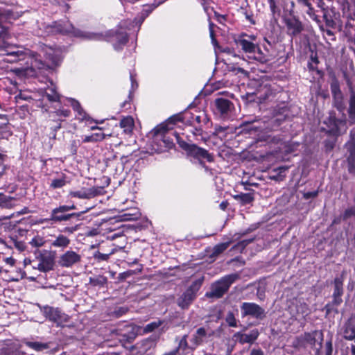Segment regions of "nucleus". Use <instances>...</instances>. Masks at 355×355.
<instances>
[{
	"label": "nucleus",
	"mask_w": 355,
	"mask_h": 355,
	"mask_svg": "<svg viewBox=\"0 0 355 355\" xmlns=\"http://www.w3.org/2000/svg\"><path fill=\"white\" fill-rule=\"evenodd\" d=\"M329 85L332 96V106L342 114V117L339 119L334 111L330 112L329 116L324 121L328 128L325 133L328 136L338 137L342 135L340 127H345V132L347 128V124L349 123L348 118H346L345 114L346 110L345 96L341 90L340 81L334 73L331 76Z\"/></svg>",
	"instance_id": "f257e3e1"
},
{
	"label": "nucleus",
	"mask_w": 355,
	"mask_h": 355,
	"mask_svg": "<svg viewBox=\"0 0 355 355\" xmlns=\"http://www.w3.org/2000/svg\"><path fill=\"white\" fill-rule=\"evenodd\" d=\"M152 137V146L157 153H162L173 148L175 146L173 136L177 139L180 136L175 130L169 129L166 123H160L155 126L150 132Z\"/></svg>",
	"instance_id": "f03ea898"
},
{
	"label": "nucleus",
	"mask_w": 355,
	"mask_h": 355,
	"mask_svg": "<svg viewBox=\"0 0 355 355\" xmlns=\"http://www.w3.org/2000/svg\"><path fill=\"white\" fill-rule=\"evenodd\" d=\"M187 141H184L180 136H177V143L179 146L185 151L188 157H193L198 161L200 165L205 164V161L211 163L214 161L213 154L209 153L207 150L193 144V139L191 138L190 135H186Z\"/></svg>",
	"instance_id": "7ed1b4c3"
},
{
	"label": "nucleus",
	"mask_w": 355,
	"mask_h": 355,
	"mask_svg": "<svg viewBox=\"0 0 355 355\" xmlns=\"http://www.w3.org/2000/svg\"><path fill=\"white\" fill-rule=\"evenodd\" d=\"M76 209V207L74 204H72L71 205H60L51 210L49 218H42L39 223L42 224L49 223L50 222L61 223L63 221H68L73 218H78L83 213L88 211V209H87L79 213H68V211Z\"/></svg>",
	"instance_id": "20e7f679"
},
{
	"label": "nucleus",
	"mask_w": 355,
	"mask_h": 355,
	"mask_svg": "<svg viewBox=\"0 0 355 355\" xmlns=\"http://www.w3.org/2000/svg\"><path fill=\"white\" fill-rule=\"evenodd\" d=\"M334 291L332 293V300L328 302L324 306L326 316L330 315L332 312L338 313L337 307L343 303L342 296L344 293V272L339 276H336L332 282Z\"/></svg>",
	"instance_id": "39448f33"
},
{
	"label": "nucleus",
	"mask_w": 355,
	"mask_h": 355,
	"mask_svg": "<svg viewBox=\"0 0 355 355\" xmlns=\"http://www.w3.org/2000/svg\"><path fill=\"white\" fill-rule=\"evenodd\" d=\"M239 279L240 275L237 272L226 275L211 284V291L207 293L206 295L209 297L220 298L228 291L232 284Z\"/></svg>",
	"instance_id": "423d86ee"
},
{
	"label": "nucleus",
	"mask_w": 355,
	"mask_h": 355,
	"mask_svg": "<svg viewBox=\"0 0 355 355\" xmlns=\"http://www.w3.org/2000/svg\"><path fill=\"white\" fill-rule=\"evenodd\" d=\"M125 25L126 21H121L116 28L110 30L106 33V40L112 43L116 51L122 49L129 41V35Z\"/></svg>",
	"instance_id": "0eeeda50"
},
{
	"label": "nucleus",
	"mask_w": 355,
	"mask_h": 355,
	"mask_svg": "<svg viewBox=\"0 0 355 355\" xmlns=\"http://www.w3.org/2000/svg\"><path fill=\"white\" fill-rule=\"evenodd\" d=\"M3 61L8 63H19L20 67H14L11 71L17 76H24L27 74L28 65L27 60L28 59V53L25 51H20L11 55H3Z\"/></svg>",
	"instance_id": "6e6552de"
},
{
	"label": "nucleus",
	"mask_w": 355,
	"mask_h": 355,
	"mask_svg": "<svg viewBox=\"0 0 355 355\" xmlns=\"http://www.w3.org/2000/svg\"><path fill=\"white\" fill-rule=\"evenodd\" d=\"M241 316L243 319L251 318L261 321L266 317L264 308L255 302H244L240 304Z\"/></svg>",
	"instance_id": "1a4fd4ad"
},
{
	"label": "nucleus",
	"mask_w": 355,
	"mask_h": 355,
	"mask_svg": "<svg viewBox=\"0 0 355 355\" xmlns=\"http://www.w3.org/2000/svg\"><path fill=\"white\" fill-rule=\"evenodd\" d=\"M74 28L71 24L62 21H54L50 24L44 26V31L48 35H68L69 33H73L76 35L83 36L80 31L76 32L73 31Z\"/></svg>",
	"instance_id": "9d476101"
},
{
	"label": "nucleus",
	"mask_w": 355,
	"mask_h": 355,
	"mask_svg": "<svg viewBox=\"0 0 355 355\" xmlns=\"http://www.w3.org/2000/svg\"><path fill=\"white\" fill-rule=\"evenodd\" d=\"M36 258L39 263L37 269L42 272H49L54 268L55 252L46 250H38Z\"/></svg>",
	"instance_id": "9b49d317"
},
{
	"label": "nucleus",
	"mask_w": 355,
	"mask_h": 355,
	"mask_svg": "<svg viewBox=\"0 0 355 355\" xmlns=\"http://www.w3.org/2000/svg\"><path fill=\"white\" fill-rule=\"evenodd\" d=\"M42 313L47 320L56 323L57 326H63V324L68 322L70 320V317L59 308L46 305L43 307Z\"/></svg>",
	"instance_id": "f8f14e48"
},
{
	"label": "nucleus",
	"mask_w": 355,
	"mask_h": 355,
	"mask_svg": "<svg viewBox=\"0 0 355 355\" xmlns=\"http://www.w3.org/2000/svg\"><path fill=\"white\" fill-rule=\"evenodd\" d=\"M256 40L254 35L241 34L234 38V42L238 48H240L246 54H252L257 49V44L253 42Z\"/></svg>",
	"instance_id": "ddd939ff"
},
{
	"label": "nucleus",
	"mask_w": 355,
	"mask_h": 355,
	"mask_svg": "<svg viewBox=\"0 0 355 355\" xmlns=\"http://www.w3.org/2000/svg\"><path fill=\"white\" fill-rule=\"evenodd\" d=\"M286 31L291 37L299 36L304 31V24L296 15H291L284 19Z\"/></svg>",
	"instance_id": "4468645a"
},
{
	"label": "nucleus",
	"mask_w": 355,
	"mask_h": 355,
	"mask_svg": "<svg viewBox=\"0 0 355 355\" xmlns=\"http://www.w3.org/2000/svg\"><path fill=\"white\" fill-rule=\"evenodd\" d=\"M257 91L260 101H272L281 92V88L276 84L266 83L260 85Z\"/></svg>",
	"instance_id": "2eb2a0df"
},
{
	"label": "nucleus",
	"mask_w": 355,
	"mask_h": 355,
	"mask_svg": "<svg viewBox=\"0 0 355 355\" xmlns=\"http://www.w3.org/2000/svg\"><path fill=\"white\" fill-rule=\"evenodd\" d=\"M68 101L73 108V111L76 112V119L80 121H85L87 124L89 125L92 123H95L96 124H101L103 123V120L98 121L92 119L82 107L80 102L74 98H68Z\"/></svg>",
	"instance_id": "dca6fc26"
},
{
	"label": "nucleus",
	"mask_w": 355,
	"mask_h": 355,
	"mask_svg": "<svg viewBox=\"0 0 355 355\" xmlns=\"http://www.w3.org/2000/svg\"><path fill=\"white\" fill-rule=\"evenodd\" d=\"M157 339L150 336L141 340L135 345V355H150L153 353L156 347Z\"/></svg>",
	"instance_id": "f3484780"
},
{
	"label": "nucleus",
	"mask_w": 355,
	"mask_h": 355,
	"mask_svg": "<svg viewBox=\"0 0 355 355\" xmlns=\"http://www.w3.org/2000/svg\"><path fill=\"white\" fill-rule=\"evenodd\" d=\"M44 57V60L37 67L40 69H55L62 62L60 56L52 49L46 51Z\"/></svg>",
	"instance_id": "a211bd4d"
},
{
	"label": "nucleus",
	"mask_w": 355,
	"mask_h": 355,
	"mask_svg": "<svg viewBox=\"0 0 355 355\" xmlns=\"http://www.w3.org/2000/svg\"><path fill=\"white\" fill-rule=\"evenodd\" d=\"M347 85L349 89L348 108L347 112L348 115L349 125L355 124V90L352 82L349 78L347 79Z\"/></svg>",
	"instance_id": "6ab92c4d"
},
{
	"label": "nucleus",
	"mask_w": 355,
	"mask_h": 355,
	"mask_svg": "<svg viewBox=\"0 0 355 355\" xmlns=\"http://www.w3.org/2000/svg\"><path fill=\"white\" fill-rule=\"evenodd\" d=\"M80 260L81 257L79 254L73 250H67L60 257L58 264L61 267L69 268L80 262Z\"/></svg>",
	"instance_id": "aec40b11"
},
{
	"label": "nucleus",
	"mask_w": 355,
	"mask_h": 355,
	"mask_svg": "<svg viewBox=\"0 0 355 355\" xmlns=\"http://www.w3.org/2000/svg\"><path fill=\"white\" fill-rule=\"evenodd\" d=\"M189 116H191L190 111L185 110L183 112L173 114V116H170L166 121L162 122V123L167 124L168 128L173 130V126L178 122H182L184 123V121H189Z\"/></svg>",
	"instance_id": "412c9836"
},
{
	"label": "nucleus",
	"mask_w": 355,
	"mask_h": 355,
	"mask_svg": "<svg viewBox=\"0 0 355 355\" xmlns=\"http://www.w3.org/2000/svg\"><path fill=\"white\" fill-rule=\"evenodd\" d=\"M259 332L258 329H252L248 334H243L241 332H236L233 335V338L238 340L239 343L241 345L245 343H253L259 337Z\"/></svg>",
	"instance_id": "4be33fe9"
},
{
	"label": "nucleus",
	"mask_w": 355,
	"mask_h": 355,
	"mask_svg": "<svg viewBox=\"0 0 355 355\" xmlns=\"http://www.w3.org/2000/svg\"><path fill=\"white\" fill-rule=\"evenodd\" d=\"M8 35L9 33H8V35H3L1 37V40L3 43L1 45H0V55L1 56L14 54L15 53L24 50L19 46L9 44L6 41V40L8 38Z\"/></svg>",
	"instance_id": "5701e85b"
},
{
	"label": "nucleus",
	"mask_w": 355,
	"mask_h": 355,
	"mask_svg": "<svg viewBox=\"0 0 355 355\" xmlns=\"http://www.w3.org/2000/svg\"><path fill=\"white\" fill-rule=\"evenodd\" d=\"M207 338V331L205 327L198 328L193 335L191 342V349H195L202 345Z\"/></svg>",
	"instance_id": "b1692460"
},
{
	"label": "nucleus",
	"mask_w": 355,
	"mask_h": 355,
	"mask_svg": "<svg viewBox=\"0 0 355 355\" xmlns=\"http://www.w3.org/2000/svg\"><path fill=\"white\" fill-rule=\"evenodd\" d=\"M320 64L319 58L318 55V52L316 51H313L311 49V54L309 57V60L307 63V68L311 72H316V73L320 76L322 77L324 75V72L319 69L318 64Z\"/></svg>",
	"instance_id": "393cba45"
},
{
	"label": "nucleus",
	"mask_w": 355,
	"mask_h": 355,
	"mask_svg": "<svg viewBox=\"0 0 355 355\" xmlns=\"http://www.w3.org/2000/svg\"><path fill=\"white\" fill-rule=\"evenodd\" d=\"M50 248H58L60 251H64L71 243V240L65 235L59 234L55 236L53 240H49Z\"/></svg>",
	"instance_id": "a878e982"
},
{
	"label": "nucleus",
	"mask_w": 355,
	"mask_h": 355,
	"mask_svg": "<svg viewBox=\"0 0 355 355\" xmlns=\"http://www.w3.org/2000/svg\"><path fill=\"white\" fill-rule=\"evenodd\" d=\"M346 150V159H355V132L352 130L349 132V139L344 145Z\"/></svg>",
	"instance_id": "bb28decb"
},
{
	"label": "nucleus",
	"mask_w": 355,
	"mask_h": 355,
	"mask_svg": "<svg viewBox=\"0 0 355 355\" xmlns=\"http://www.w3.org/2000/svg\"><path fill=\"white\" fill-rule=\"evenodd\" d=\"M216 110L221 115L227 114L233 106V103L228 99L218 98L214 102Z\"/></svg>",
	"instance_id": "cd10ccee"
},
{
	"label": "nucleus",
	"mask_w": 355,
	"mask_h": 355,
	"mask_svg": "<svg viewBox=\"0 0 355 355\" xmlns=\"http://www.w3.org/2000/svg\"><path fill=\"white\" fill-rule=\"evenodd\" d=\"M155 4H146L144 5L142 11L135 18V25L138 26L139 28L144 21L146 17L156 8Z\"/></svg>",
	"instance_id": "c85d7f7f"
},
{
	"label": "nucleus",
	"mask_w": 355,
	"mask_h": 355,
	"mask_svg": "<svg viewBox=\"0 0 355 355\" xmlns=\"http://www.w3.org/2000/svg\"><path fill=\"white\" fill-rule=\"evenodd\" d=\"M155 4H146L144 5L142 11L135 18V25L138 26L139 28L144 21L146 17L156 8Z\"/></svg>",
	"instance_id": "c756f323"
},
{
	"label": "nucleus",
	"mask_w": 355,
	"mask_h": 355,
	"mask_svg": "<svg viewBox=\"0 0 355 355\" xmlns=\"http://www.w3.org/2000/svg\"><path fill=\"white\" fill-rule=\"evenodd\" d=\"M266 53L263 52L261 49L259 44H257V49L254 51V53H252V56H249L250 58H253L261 64H266L270 62L272 58L271 55L269 54V50L265 49Z\"/></svg>",
	"instance_id": "7c9ffc66"
},
{
	"label": "nucleus",
	"mask_w": 355,
	"mask_h": 355,
	"mask_svg": "<svg viewBox=\"0 0 355 355\" xmlns=\"http://www.w3.org/2000/svg\"><path fill=\"white\" fill-rule=\"evenodd\" d=\"M320 11L319 10H315L313 6V4L310 5V6L306 7V13L310 17V19L316 23V24L319 26L320 31H323V24L322 19H321V17L319 15Z\"/></svg>",
	"instance_id": "2f4dec72"
},
{
	"label": "nucleus",
	"mask_w": 355,
	"mask_h": 355,
	"mask_svg": "<svg viewBox=\"0 0 355 355\" xmlns=\"http://www.w3.org/2000/svg\"><path fill=\"white\" fill-rule=\"evenodd\" d=\"M50 86H48L45 89L44 96L49 102H59L60 100V95L57 92L56 86L53 84V81H50Z\"/></svg>",
	"instance_id": "473e14b6"
},
{
	"label": "nucleus",
	"mask_w": 355,
	"mask_h": 355,
	"mask_svg": "<svg viewBox=\"0 0 355 355\" xmlns=\"http://www.w3.org/2000/svg\"><path fill=\"white\" fill-rule=\"evenodd\" d=\"M196 296V295H195L194 294L186 290L178 299V306L183 309H187L189 306V305L192 303V302L195 300Z\"/></svg>",
	"instance_id": "72a5a7b5"
},
{
	"label": "nucleus",
	"mask_w": 355,
	"mask_h": 355,
	"mask_svg": "<svg viewBox=\"0 0 355 355\" xmlns=\"http://www.w3.org/2000/svg\"><path fill=\"white\" fill-rule=\"evenodd\" d=\"M233 198L238 201L242 206L251 204L254 200V194L252 193H241L236 194L233 196Z\"/></svg>",
	"instance_id": "f704fd0d"
},
{
	"label": "nucleus",
	"mask_w": 355,
	"mask_h": 355,
	"mask_svg": "<svg viewBox=\"0 0 355 355\" xmlns=\"http://www.w3.org/2000/svg\"><path fill=\"white\" fill-rule=\"evenodd\" d=\"M105 134L103 132L92 133L90 135L82 137V142L83 143H96L105 139Z\"/></svg>",
	"instance_id": "c9c22d12"
},
{
	"label": "nucleus",
	"mask_w": 355,
	"mask_h": 355,
	"mask_svg": "<svg viewBox=\"0 0 355 355\" xmlns=\"http://www.w3.org/2000/svg\"><path fill=\"white\" fill-rule=\"evenodd\" d=\"M344 33L347 41L355 45V26L351 21H346L345 24Z\"/></svg>",
	"instance_id": "e433bc0d"
},
{
	"label": "nucleus",
	"mask_w": 355,
	"mask_h": 355,
	"mask_svg": "<svg viewBox=\"0 0 355 355\" xmlns=\"http://www.w3.org/2000/svg\"><path fill=\"white\" fill-rule=\"evenodd\" d=\"M239 12L245 17V20L248 21L250 24H256L254 13L248 5L245 7L241 6L239 10Z\"/></svg>",
	"instance_id": "4c0bfd02"
},
{
	"label": "nucleus",
	"mask_w": 355,
	"mask_h": 355,
	"mask_svg": "<svg viewBox=\"0 0 355 355\" xmlns=\"http://www.w3.org/2000/svg\"><path fill=\"white\" fill-rule=\"evenodd\" d=\"M120 126L125 133L131 135L133 131V117L132 116L123 117L120 121Z\"/></svg>",
	"instance_id": "58836bf2"
},
{
	"label": "nucleus",
	"mask_w": 355,
	"mask_h": 355,
	"mask_svg": "<svg viewBox=\"0 0 355 355\" xmlns=\"http://www.w3.org/2000/svg\"><path fill=\"white\" fill-rule=\"evenodd\" d=\"M113 245L111 244L109 247H111V249L109 250L107 252H103L101 250H98L94 253V257L98 262L107 261L110 258V256L116 252V249L112 248Z\"/></svg>",
	"instance_id": "ea45409f"
},
{
	"label": "nucleus",
	"mask_w": 355,
	"mask_h": 355,
	"mask_svg": "<svg viewBox=\"0 0 355 355\" xmlns=\"http://www.w3.org/2000/svg\"><path fill=\"white\" fill-rule=\"evenodd\" d=\"M230 241L220 243L216 245L212 250V252L210 254V258H215L219 254H222L225 250L230 246Z\"/></svg>",
	"instance_id": "a19ab883"
},
{
	"label": "nucleus",
	"mask_w": 355,
	"mask_h": 355,
	"mask_svg": "<svg viewBox=\"0 0 355 355\" xmlns=\"http://www.w3.org/2000/svg\"><path fill=\"white\" fill-rule=\"evenodd\" d=\"M322 21L325 22V25L328 28H336V23L330 15L328 8H322Z\"/></svg>",
	"instance_id": "79ce46f5"
},
{
	"label": "nucleus",
	"mask_w": 355,
	"mask_h": 355,
	"mask_svg": "<svg viewBox=\"0 0 355 355\" xmlns=\"http://www.w3.org/2000/svg\"><path fill=\"white\" fill-rule=\"evenodd\" d=\"M288 108L284 104L282 106L277 105L275 109V112L277 115H280L282 116V118L276 119V121L279 122V124L281 123L282 121H284L286 117L288 116Z\"/></svg>",
	"instance_id": "37998d69"
},
{
	"label": "nucleus",
	"mask_w": 355,
	"mask_h": 355,
	"mask_svg": "<svg viewBox=\"0 0 355 355\" xmlns=\"http://www.w3.org/2000/svg\"><path fill=\"white\" fill-rule=\"evenodd\" d=\"M1 355H22L20 350L11 344L8 345L1 349Z\"/></svg>",
	"instance_id": "c03bdc74"
},
{
	"label": "nucleus",
	"mask_w": 355,
	"mask_h": 355,
	"mask_svg": "<svg viewBox=\"0 0 355 355\" xmlns=\"http://www.w3.org/2000/svg\"><path fill=\"white\" fill-rule=\"evenodd\" d=\"M343 338L347 340L355 339V328L351 324H346L343 330Z\"/></svg>",
	"instance_id": "a18cd8bd"
},
{
	"label": "nucleus",
	"mask_w": 355,
	"mask_h": 355,
	"mask_svg": "<svg viewBox=\"0 0 355 355\" xmlns=\"http://www.w3.org/2000/svg\"><path fill=\"white\" fill-rule=\"evenodd\" d=\"M225 320L230 327H238V323L239 322V320L236 319L235 313L232 311H229L225 318Z\"/></svg>",
	"instance_id": "49530a36"
},
{
	"label": "nucleus",
	"mask_w": 355,
	"mask_h": 355,
	"mask_svg": "<svg viewBox=\"0 0 355 355\" xmlns=\"http://www.w3.org/2000/svg\"><path fill=\"white\" fill-rule=\"evenodd\" d=\"M13 197L0 193V207L1 208L10 209L12 207Z\"/></svg>",
	"instance_id": "de8ad7c7"
},
{
	"label": "nucleus",
	"mask_w": 355,
	"mask_h": 355,
	"mask_svg": "<svg viewBox=\"0 0 355 355\" xmlns=\"http://www.w3.org/2000/svg\"><path fill=\"white\" fill-rule=\"evenodd\" d=\"M228 70L234 73L235 74L241 73L244 77L249 76V72L238 65V63L229 64L227 65Z\"/></svg>",
	"instance_id": "09e8293b"
},
{
	"label": "nucleus",
	"mask_w": 355,
	"mask_h": 355,
	"mask_svg": "<svg viewBox=\"0 0 355 355\" xmlns=\"http://www.w3.org/2000/svg\"><path fill=\"white\" fill-rule=\"evenodd\" d=\"M88 193L89 196V199L95 198L98 196H103L106 193L105 189H104V187H92L91 188L87 189Z\"/></svg>",
	"instance_id": "8fccbe9b"
},
{
	"label": "nucleus",
	"mask_w": 355,
	"mask_h": 355,
	"mask_svg": "<svg viewBox=\"0 0 355 355\" xmlns=\"http://www.w3.org/2000/svg\"><path fill=\"white\" fill-rule=\"evenodd\" d=\"M25 345L36 352H41L44 349H46L49 347L46 343L40 342L26 341L25 342Z\"/></svg>",
	"instance_id": "3c124183"
},
{
	"label": "nucleus",
	"mask_w": 355,
	"mask_h": 355,
	"mask_svg": "<svg viewBox=\"0 0 355 355\" xmlns=\"http://www.w3.org/2000/svg\"><path fill=\"white\" fill-rule=\"evenodd\" d=\"M137 214L135 212V231L141 230L148 228L150 222L148 219L139 220L137 217Z\"/></svg>",
	"instance_id": "603ef678"
},
{
	"label": "nucleus",
	"mask_w": 355,
	"mask_h": 355,
	"mask_svg": "<svg viewBox=\"0 0 355 355\" xmlns=\"http://www.w3.org/2000/svg\"><path fill=\"white\" fill-rule=\"evenodd\" d=\"M53 121L54 124L51 126V130L52 131L51 138L55 139L57 132L62 128V122L65 121V120L58 119L56 120H53Z\"/></svg>",
	"instance_id": "864d4df0"
},
{
	"label": "nucleus",
	"mask_w": 355,
	"mask_h": 355,
	"mask_svg": "<svg viewBox=\"0 0 355 355\" xmlns=\"http://www.w3.org/2000/svg\"><path fill=\"white\" fill-rule=\"evenodd\" d=\"M318 331H313L311 332H305L304 334V340L306 343L311 346H314L316 343V336Z\"/></svg>",
	"instance_id": "5fc2aeb1"
},
{
	"label": "nucleus",
	"mask_w": 355,
	"mask_h": 355,
	"mask_svg": "<svg viewBox=\"0 0 355 355\" xmlns=\"http://www.w3.org/2000/svg\"><path fill=\"white\" fill-rule=\"evenodd\" d=\"M66 183V176L64 174H62V177L61 178L52 180L50 187L53 189H60L63 187Z\"/></svg>",
	"instance_id": "6e6d98bb"
},
{
	"label": "nucleus",
	"mask_w": 355,
	"mask_h": 355,
	"mask_svg": "<svg viewBox=\"0 0 355 355\" xmlns=\"http://www.w3.org/2000/svg\"><path fill=\"white\" fill-rule=\"evenodd\" d=\"M162 323L163 322L160 320L151 322L144 327L143 332L146 334L153 332L154 330L159 327Z\"/></svg>",
	"instance_id": "4d7b16f0"
},
{
	"label": "nucleus",
	"mask_w": 355,
	"mask_h": 355,
	"mask_svg": "<svg viewBox=\"0 0 355 355\" xmlns=\"http://www.w3.org/2000/svg\"><path fill=\"white\" fill-rule=\"evenodd\" d=\"M192 128H191L189 130V132H191L192 134V136H191V138L192 139H193V141H196V140H198V137L199 136H202V132H203V130H202V128L201 127V125H191Z\"/></svg>",
	"instance_id": "13d9d810"
},
{
	"label": "nucleus",
	"mask_w": 355,
	"mask_h": 355,
	"mask_svg": "<svg viewBox=\"0 0 355 355\" xmlns=\"http://www.w3.org/2000/svg\"><path fill=\"white\" fill-rule=\"evenodd\" d=\"M337 138L338 137H334L333 139H327L324 141V148L326 153H330L334 150L337 142Z\"/></svg>",
	"instance_id": "bf43d9fd"
},
{
	"label": "nucleus",
	"mask_w": 355,
	"mask_h": 355,
	"mask_svg": "<svg viewBox=\"0 0 355 355\" xmlns=\"http://www.w3.org/2000/svg\"><path fill=\"white\" fill-rule=\"evenodd\" d=\"M69 195L72 198H80V199H89L87 189L71 191L69 193Z\"/></svg>",
	"instance_id": "052dcab7"
},
{
	"label": "nucleus",
	"mask_w": 355,
	"mask_h": 355,
	"mask_svg": "<svg viewBox=\"0 0 355 355\" xmlns=\"http://www.w3.org/2000/svg\"><path fill=\"white\" fill-rule=\"evenodd\" d=\"M29 243L33 247L40 248L43 246L46 243V240L44 239V237L40 235H36L31 239Z\"/></svg>",
	"instance_id": "680f3d73"
},
{
	"label": "nucleus",
	"mask_w": 355,
	"mask_h": 355,
	"mask_svg": "<svg viewBox=\"0 0 355 355\" xmlns=\"http://www.w3.org/2000/svg\"><path fill=\"white\" fill-rule=\"evenodd\" d=\"M203 279H196L192 282V284L189 286L187 291L191 292V293L196 295L197 292L200 288Z\"/></svg>",
	"instance_id": "e2e57ef3"
},
{
	"label": "nucleus",
	"mask_w": 355,
	"mask_h": 355,
	"mask_svg": "<svg viewBox=\"0 0 355 355\" xmlns=\"http://www.w3.org/2000/svg\"><path fill=\"white\" fill-rule=\"evenodd\" d=\"M83 142L79 139H73L70 141L69 146V150L72 155L77 154L78 148L81 146Z\"/></svg>",
	"instance_id": "0e129e2a"
},
{
	"label": "nucleus",
	"mask_w": 355,
	"mask_h": 355,
	"mask_svg": "<svg viewBox=\"0 0 355 355\" xmlns=\"http://www.w3.org/2000/svg\"><path fill=\"white\" fill-rule=\"evenodd\" d=\"M353 216H355V205L347 208L341 215L342 220L344 221Z\"/></svg>",
	"instance_id": "69168bd1"
},
{
	"label": "nucleus",
	"mask_w": 355,
	"mask_h": 355,
	"mask_svg": "<svg viewBox=\"0 0 355 355\" xmlns=\"http://www.w3.org/2000/svg\"><path fill=\"white\" fill-rule=\"evenodd\" d=\"M187 338L188 335H184L180 339L178 347H176L175 349H178V352L179 349H182L183 352H184L188 349H191V346L189 347L188 345Z\"/></svg>",
	"instance_id": "338daca9"
},
{
	"label": "nucleus",
	"mask_w": 355,
	"mask_h": 355,
	"mask_svg": "<svg viewBox=\"0 0 355 355\" xmlns=\"http://www.w3.org/2000/svg\"><path fill=\"white\" fill-rule=\"evenodd\" d=\"M107 279L105 277H98L94 279H90V282L93 286H103L107 284Z\"/></svg>",
	"instance_id": "774afa93"
}]
</instances>
